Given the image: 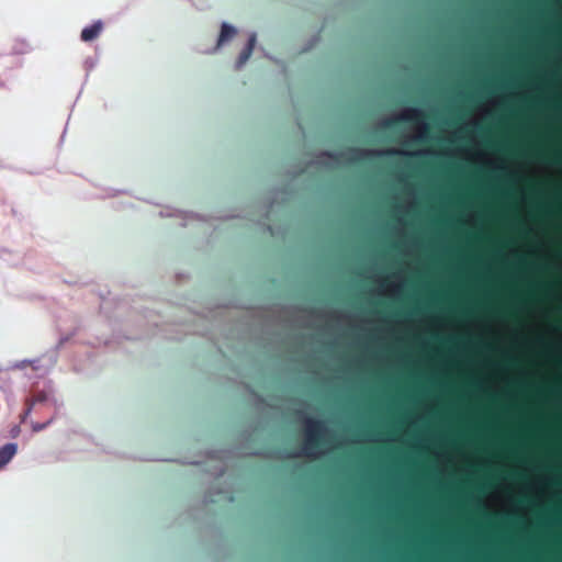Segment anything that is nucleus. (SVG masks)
<instances>
[{
  "label": "nucleus",
  "instance_id": "nucleus-1",
  "mask_svg": "<svg viewBox=\"0 0 562 562\" xmlns=\"http://www.w3.org/2000/svg\"><path fill=\"white\" fill-rule=\"evenodd\" d=\"M435 150L430 148H418V149H404L397 147H389V148H360V147H350L346 150H323L319 151L315 159L314 164L327 167L335 168L341 165V160L345 164H356L358 161L370 159V158H382V157H391V156H402L407 158H425L435 156Z\"/></svg>",
  "mask_w": 562,
  "mask_h": 562
},
{
  "label": "nucleus",
  "instance_id": "nucleus-2",
  "mask_svg": "<svg viewBox=\"0 0 562 562\" xmlns=\"http://www.w3.org/2000/svg\"><path fill=\"white\" fill-rule=\"evenodd\" d=\"M292 402L300 406L295 414L303 424V446L300 450L295 451L292 457L322 458L325 451L321 449L319 446L330 442L334 430L329 427L326 419L313 418L307 415V409L310 408L307 401L295 397Z\"/></svg>",
  "mask_w": 562,
  "mask_h": 562
},
{
  "label": "nucleus",
  "instance_id": "nucleus-3",
  "mask_svg": "<svg viewBox=\"0 0 562 562\" xmlns=\"http://www.w3.org/2000/svg\"><path fill=\"white\" fill-rule=\"evenodd\" d=\"M463 153H465L469 157H473L481 166L487 167L494 173L503 175V176H513L514 171L509 167L506 160L498 158L492 153H488L482 148H480L476 153H473L471 149L463 147L461 148Z\"/></svg>",
  "mask_w": 562,
  "mask_h": 562
},
{
  "label": "nucleus",
  "instance_id": "nucleus-4",
  "mask_svg": "<svg viewBox=\"0 0 562 562\" xmlns=\"http://www.w3.org/2000/svg\"><path fill=\"white\" fill-rule=\"evenodd\" d=\"M389 278L392 280L389 281L386 279L385 292L383 294L389 295L391 299L400 301L404 296V292L408 285V280L404 272L395 271L392 272Z\"/></svg>",
  "mask_w": 562,
  "mask_h": 562
},
{
  "label": "nucleus",
  "instance_id": "nucleus-5",
  "mask_svg": "<svg viewBox=\"0 0 562 562\" xmlns=\"http://www.w3.org/2000/svg\"><path fill=\"white\" fill-rule=\"evenodd\" d=\"M418 196L417 192L415 190H412L411 192V201L405 205H397L396 211L398 212V216L396 218V224L391 226V229L393 233L406 236L408 234L407 232V221L405 217V214L411 212L415 206L417 205Z\"/></svg>",
  "mask_w": 562,
  "mask_h": 562
},
{
  "label": "nucleus",
  "instance_id": "nucleus-6",
  "mask_svg": "<svg viewBox=\"0 0 562 562\" xmlns=\"http://www.w3.org/2000/svg\"><path fill=\"white\" fill-rule=\"evenodd\" d=\"M42 393H50L53 400L56 402V405L48 404V403H41L37 405V414L41 413H49V415H55V418L59 417L63 414L64 404L60 400L56 397V392L54 387L48 384L44 389L36 390L34 394H42Z\"/></svg>",
  "mask_w": 562,
  "mask_h": 562
},
{
  "label": "nucleus",
  "instance_id": "nucleus-7",
  "mask_svg": "<svg viewBox=\"0 0 562 562\" xmlns=\"http://www.w3.org/2000/svg\"><path fill=\"white\" fill-rule=\"evenodd\" d=\"M383 267L380 259L374 256L370 260L366 277L378 284L379 293L385 292L386 278L383 276Z\"/></svg>",
  "mask_w": 562,
  "mask_h": 562
},
{
  "label": "nucleus",
  "instance_id": "nucleus-8",
  "mask_svg": "<svg viewBox=\"0 0 562 562\" xmlns=\"http://www.w3.org/2000/svg\"><path fill=\"white\" fill-rule=\"evenodd\" d=\"M41 403H50L56 405L50 393L33 394L32 397L26 400V407L21 416V423H24L32 412L37 414V405Z\"/></svg>",
  "mask_w": 562,
  "mask_h": 562
},
{
  "label": "nucleus",
  "instance_id": "nucleus-9",
  "mask_svg": "<svg viewBox=\"0 0 562 562\" xmlns=\"http://www.w3.org/2000/svg\"><path fill=\"white\" fill-rule=\"evenodd\" d=\"M398 438L395 435H384L382 432H369L364 431L351 442H369V443H395Z\"/></svg>",
  "mask_w": 562,
  "mask_h": 562
},
{
  "label": "nucleus",
  "instance_id": "nucleus-10",
  "mask_svg": "<svg viewBox=\"0 0 562 562\" xmlns=\"http://www.w3.org/2000/svg\"><path fill=\"white\" fill-rule=\"evenodd\" d=\"M310 316L312 317H330V318H335L337 319L338 322H341V321H352V319H356L359 317V314L357 313H352V312H342V311H338V310H334L331 311L330 313H326L325 311H321V310H317L315 307H310V308H306L305 310Z\"/></svg>",
  "mask_w": 562,
  "mask_h": 562
},
{
  "label": "nucleus",
  "instance_id": "nucleus-11",
  "mask_svg": "<svg viewBox=\"0 0 562 562\" xmlns=\"http://www.w3.org/2000/svg\"><path fill=\"white\" fill-rule=\"evenodd\" d=\"M237 34L235 25L223 21L221 23V31L216 41V45L213 48L206 50L207 54L216 53L223 45L228 43Z\"/></svg>",
  "mask_w": 562,
  "mask_h": 562
},
{
  "label": "nucleus",
  "instance_id": "nucleus-12",
  "mask_svg": "<svg viewBox=\"0 0 562 562\" xmlns=\"http://www.w3.org/2000/svg\"><path fill=\"white\" fill-rule=\"evenodd\" d=\"M256 42H257V33L250 32L248 35L246 45L244 46V48L241 49V52L239 53V55L235 61L234 67L236 70H240L245 66V64L248 61V59L250 58V56L254 52Z\"/></svg>",
  "mask_w": 562,
  "mask_h": 562
},
{
  "label": "nucleus",
  "instance_id": "nucleus-13",
  "mask_svg": "<svg viewBox=\"0 0 562 562\" xmlns=\"http://www.w3.org/2000/svg\"><path fill=\"white\" fill-rule=\"evenodd\" d=\"M397 122H414L416 123L418 120L424 117V111L419 106H404L395 112Z\"/></svg>",
  "mask_w": 562,
  "mask_h": 562
},
{
  "label": "nucleus",
  "instance_id": "nucleus-14",
  "mask_svg": "<svg viewBox=\"0 0 562 562\" xmlns=\"http://www.w3.org/2000/svg\"><path fill=\"white\" fill-rule=\"evenodd\" d=\"M70 338L69 335H65V336H61L59 337L57 344L50 348L49 350H47L45 353H43L41 356L42 358V361L45 362V367L47 369L52 368L55 366V363L57 362V359H58V351L59 349L61 348V346L68 341Z\"/></svg>",
  "mask_w": 562,
  "mask_h": 562
},
{
  "label": "nucleus",
  "instance_id": "nucleus-15",
  "mask_svg": "<svg viewBox=\"0 0 562 562\" xmlns=\"http://www.w3.org/2000/svg\"><path fill=\"white\" fill-rule=\"evenodd\" d=\"M467 128L472 130L473 134H477L482 130V120L477 117L469 119L462 126L452 131L451 135L453 139L461 140L464 138V132Z\"/></svg>",
  "mask_w": 562,
  "mask_h": 562
},
{
  "label": "nucleus",
  "instance_id": "nucleus-16",
  "mask_svg": "<svg viewBox=\"0 0 562 562\" xmlns=\"http://www.w3.org/2000/svg\"><path fill=\"white\" fill-rule=\"evenodd\" d=\"M103 29V21L95 20L92 24L85 26L80 34V40L82 42H92L95 40Z\"/></svg>",
  "mask_w": 562,
  "mask_h": 562
},
{
  "label": "nucleus",
  "instance_id": "nucleus-17",
  "mask_svg": "<svg viewBox=\"0 0 562 562\" xmlns=\"http://www.w3.org/2000/svg\"><path fill=\"white\" fill-rule=\"evenodd\" d=\"M430 125L425 117L415 123V133L411 136L412 142H425L429 138Z\"/></svg>",
  "mask_w": 562,
  "mask_h": 562
},
{
  "label": "nucleus",
  "instance_id": "nucleus-18",
  "mask_svg": "<svg viewBox=\"0 0 562 562\" xmlns=\"http://www.w3.org/2000/svg\"><path fill=\"white\" fill-rule=\"evenodd\" d=\"M19 445L16 442H7L0 448V469L4 468L16 454Z\"/></svg>",
  "mask_w": 562,
  "mask_h": 562
},
{
  "label": "nucleus",
  "instance_id": "nucleus-19",
  "mask_svg": "<svg viewBox=\"0 0 562 562\" xmlns=\"http://www.w3.org/2000/svg\"><path fill=\"white\" fill-rule=\"evenodd\" d=\"M41 362H43L41 357L35 358V359H24V360H21V361H15V362L9 363V368L22 369L26 364H31L34 370H38L40 368L43 367L41 364Z\"/></svg>",
  "mask_w": 562,
  "mask_h": 562
},
{
  "label": "nucleus",
  "instance_id": "nucleus-20",
  "mask_svg": "<svg viewBox=\"0 0 562 562\" xmlns=\"http://www.w3.org/2000/svg\"><path fill=\"white\" fill-rule=\"evenodd\" d=\"M396 121L395 113L383 116L376 122V127L379 130H386L390 128Z\"/></svg>",
  "mask_w": 562,
  "mask_h": 562
},
{
  "label": "nucleus",
  "instance_id": "nucleus-21",
  "mask_svg": "<svg viewBox=\"0 0 562 562\" xmlns=\"http://www.w3.org/2000/svg\"><path fill=\"white\" fill-rule=\"evenodd\" d=\"M56 420L55 415H49V417L43 422H32L31 427L34 432H40L44 429H46L48 426H50Z\"/></svg>",
  "mask_w": 562,
  "mask_h": 562
},
{
  "label": "nucleus",
  "instance_id": "nucleus-22",
  "mask_svg": "<svg viewBox=\"0 0 562 562\" xmlns=\"http://www.w3.org/2000/svg\"><path fill=\"white\" fill-rule=\"evenodd\" d=\"M30 50L29 44L24 41H16L15 44L12 47L11 54L12 55H23Z\"/></svg>",
  "mask_w": 562,
  "mask_h": 562
},
{
  "label": "nucleus",
  "instance_id": "nucleus-23",
  "mask_svg": "<svg viewBox=\"0 0 562 562\" xmlns=\"http://www.w3.org/2000/svg\"><path fill=\"white\" fill-rule=\"evenodd\" d=\"M178 214H171V213H164V212H160V215L161 216H176V215H179V216H182L183 220H191V218H198V220H204L203 216L199 215L198 213H193V212H184V211H177Z\"/></svg>",
  "mask_w": 562,
  "mask_h": 562
},
{
  "label": "nucleus",
  "instance_id": "nucleus-24",
  "mask_svg": "<svg viewBox=\"0 0 562 562\" xmlns=\"http://www.w3.org/2000/svg\"><path fill=\"white\" fill-rule=\"evenodd\" d=\"M99 59L98 57H87L83 61V67L87 71L86 76H85V83L87 82L88 78H89V72L97 66Z\"/></svg>",
  "mask_w": 562,
  "mask_h": 562
},
{
  "label": "nucleus",
  "instance_id": "nucleus-25",
  "mask_svg": "<svg viewBox=\"0 0 562 562\" xmlns=\"http://www.w3.org/2000/svg\"><path fill=\"white\" fill-rule=\"evenodd\" d=\"M416 442H417V446L422 449H429L432 445V441L430 438L422 436V435H418L416 437Z\"/></svg>",
  "mask_w": 562,
  "mask_h": 562
},
{
  "label": "nucleus",
  "instance_id": "nucleus-26",
  "mask_svg": "<svg viewBox=\"0 0 562 562\" xmlns=\"http://www.w3.org/2000/svg\"><path fill=\"white\" fill-rule=\"evenodd\" d=\"M504 104V98L499 94H493L490 100H488V103L487 105L491 106V109L493 110V108H499Z\"/></svg>",
  "mask_w": 562,
  "mask_h": 562
},
{
  "label": "nucleus",
  "instance_id": "nucleus-27",
  "mask_svg": "<svg viewBox=\"0 0 562 562\" xmlns=\"http://www.w3.org/2000/svg\"><path fill=\"white\" fill-rule=\"evenodd\" d=\"M479 113H480V117L479 119L484 120V119H487V117H490L492 115L493 110L487 104H482L479 108Z\"/></svg>",
  "mask_w": 562,
  "mask_h": 562
},
{
  "label": "nucleus",
  "instance_id": "nucleus-28",
  "mask_svg": "<svg viewBox=\"0 0 562 562\" xmlns=\"http://www.w3.org/2000/svg\"><path fill=\"white\" fill-rule=\"evenodd\" d=\"M125 193H127V191L123 190V189L108 188L105 190V193L102 195V198H114L119 194H125Z\"/></svg>",
  "mask_w": 562,
  "mask_h": 562
},
{
  "label": "nucleus",
  "instance_id": "nucleus-29",
  "mask_svg": "<svg viewBox=\"0 0 562 562\" xmlns=\"http://www.w3.org/2000/svg\"><path fill=\"white\" fill-rule=\"evenodd\" d=\"M0 389L4 393H10L11 392V390H12V382H11L10 378L1 379Z\"/></svg>",
  "mask_w": 562,
  "mask_h": 562
},
{
  "label": "nucleus",
  "instance_id": "nucleus-30",
  "mask_svg": "<svg viewBox=\"0 0 562 562\" xmlns=\"http://www.w3.org/2000/svg\"><path fill=\"white\" fill-rule=\"evenodd\" d=\"M21 432V428L19 425H14L11 429H10V437L11 438H16Z\"/></svg>",
  "mask_w": 562,
  "mask_h": 562
},
{
  "label": "nucleus",
  "instance_id": "nucleus-31",
  "mask_svg": "<svg viewBox=\"0 0 562 562\" xmlns=\"http://www.w3.org/2000/svg\"><path fill=\"white\" fill-rule=\"evenodd\" d=\"M395 484H396L397 490L403 491L405 487L404 477L402 475H398L395 480Z\"/></svg>",
  "mask_w": 562,
  "mask_h": 562
},
{
  "label": "nucleus",
  "instance_id": "nucleus-32",
  "mask_svg": "<svg viewBox=\"0 0 562 562\" xmlns=\"http://www.w3.org/2000/svg\"><path fill=\"white\" fill-rule=\"evenodd\" d=\"M427 422V417L425 414H420V415H417L414 420H413V424L414 425H417V424H422V423H426Z\"/></svg>",
  "mask_w": 562,
  "mask_h": 562
},
{
  "label": "nucleus",
  "instance_id": "nucleus-33",
  "mask_svg": "<svg viewBox=\"0 0 562 562\" xmlns=\"http://www.w3.org/2000/svg\"><path fill=\"white\" fill-rule=\"evenodd\" d=\"M441 246H442V251L445 254H447L450 250V245H449V241H448V239L446 237L442 238Z\"/></svg>",
  "mask_w": 562,
  "mask_h": 562
},
{
  "label": "nucleus",
  "instance_id": "nucleus-34",
  "mask_svg": "<svg viewBox=\"0 0 562 562\" xmlns=\"http://www.w3.org/2000/svg\"><path fill=\"white\" fill-rule=\"evenodd\" d=\"M224 473H225V467L218 465L212 474L215 476H222Z\"/></svg>",
  "mask_w": 562,
  "mask_h": 562
},
{
  "label": "nucleus",
  "instance_id": "nucleus-35",
  "mask_svg": "<svg viewBox=\"0 0 562 562\" xmlns=\"http://www.w3.org/2000/svg\"><path fill=\"white\" fill-rule=\"evenodd\" d=\"M360 322L363 326H369L373 323V321L369 317H361Z\"/></svg>",
  "mask_w": 562,
  "mask_h": 562
},
{
  "label": "nucleus",
  "instance_id": "nucleus-36",
  "mask_svg": "<svg viewBox=\"0 0 562 562\" xmlns=\"http://www.w3.org/2000/svg\"><path fill=\"white\" fill-rule=\"evenodd\" d=\"M435 454H436L438 458L442 459V460H447V459H448L447 453H446V452H443V451L436 450V451H435Z\"/></svg>",
  "mask_w": 562,
  "mask_h": 562
},
{
  "label": "nucleus",
  "instance_id": "nucleus-37",
  "mask_svg": "<svg viewBox=\"0 0 562 562\" xmlns=\"http://www.w3.org/2000/svg\"><path fill=\"white\" fill-rule=\"evenodd\" d=\"M411 241H412V245L414 248H417L420 246V240L417 237H412Z\"/></svg>",
  "mask_w": 562,
  "mask_h": 562
},
{
  "label": "nucleus",
  "instance_id": "nucleus-38",
  "mask_svg": "<svg viewBox=\"0 0 562 562\" xmlns=\"http://www.w3.org/2000/svg\"><path fill=\"white\" fill-rule=\"evenodd\" d=\"M389 506L392 507V508H396V507H400V503H397V502H390Z\"/></svg>",
  "mask_w": 562,
  "mask_h": 562
},
{
  "label": "nucleus",
  "instance_id": "nucleus-39",
  "mask_svg": "<svg viewBox=\"0 0 562 562\" xmlns=\"http://www.w3.org/2000/svg\"><path fill=\"white\" fill-rule=\"evenodd\" d=\"M507 502H509L510 504H513L515 506V510H518V506L514 503L513 498L507 497Z\"/></svg>",
  "mask_w": 562,
  "mask_h": 562
},
{
  "label": "nucleus",
  "instance_id": "nucleus-40",
  "mask_svg": "<svg viewBox=\"0 0 562 562\" xmlns=\"http://www.w3.org/2000/svg\"><path fill=\"white\" fill-rule=\"evenodd\" d=\"M11 369H12V368H9V364H8L7 367H2V366L0 364V372H1V371H8V370H11Z\"/></svg>",
  "mask_w": 562,
  "mask_h": 562
},
{
  "label": "nucleus",
  "instance_id": "nucleus-41",
  "mask_svg": "<svg viewBox=\"0 0 562 562\" xmlns=\"http://www.w3.org/2000/svg\"><path fill=\"white\" fill-rule=\"evenodd\" d=\"M204 502H205V503H212V502H213V499H212L210 496L205 495V497H204Z\"/></svg>",
  "mask_w": 562,
  "mask_h": 562
},
{
  "label": "nucleus",
  "instance_id": "nucleus-42",
  "mask_svg": "<svg viewBox=\"0 0 562 562\" xmlns=\"http://www.w3.org/2000/svg\"><path fill=\"white\" fill-rule=\"evenodd\" d=\"M271 206H272V204H270V205L267 207V210H266V212H265V216H268V215H269V212H270Z\"/></svg>",
  "mask_w": 562,
  "mask_h": 562
},
{
  "label": "nucleus",
  "instance_id": "nucleus-43",
  "mask_svg": "<svg viewBox=\"0 0 562 562\" xmlns=\"http://www.w3.org/2000/svg\"><path fill=\"white\" fill-rule=\"evenodd\" d=\"M66 131H67V125L65 126V128H64V131H63V134H61L60 140H63V139H64L65 134H66Z\"/></svg>",
  "mask_w": 562,
  "mask_h": 562
},
{
  "label": "nucleus",
  "instance_id": "nucleus-44",
  "mask_svg": "<svg viewBox=\"0 0 562 562\" xmlns=\"http://www.w3.org/2000/svg\"><path fill=\"white\" fill-rule=\"evenodd\" d=\"M535 487H536L537 490H541V488H542V484H541V483H537V484L535 485Z\"/></svg>",
  "mask_w": 562,
  "mask_h": 562
},
{
  "label": "nucleus",
  "instance_id": "nucleus-45",
  "mask_svg": "<svg viewBox=\"0 0 562 562\" xmlns=\"http://www.w3.org/2000/svg\"><path fill=\"white\" fill-rule=\"evenodd\" d=\"M423 344L428 347L429 346V341L427 339H423Z\"/></svg>",
  "mask_w": 562,
  "mask_h": 562
},
{
  "label": "nucleus",
  "instance_id": "nucleus-46",
  "mask_svg": "<svg viewBox=\"0 0 562 562\" xmlns=\"http://www.w3.org/2000/svg\"><path fill=\"white\" fill-rule=\"evenodd\" d=\"M473 139L476 140V144H480V140H477L476 134L473 135Z\"/></svg>",
  "mask_w": 562,
  "mask_h": 562
},
{
  "label": "nucleus",
  "instance_id": "nucleus-47",
  "mask_svg": "<svg viewBox=\"0 0 562 562\" xmlns=\"http://www.w3.org/2000/svg\"><path fill=\"white\" fill-rule=\"evenodd\" d=\"M494 496H495L496 498H499V497H501V494H499V493H495V494H494Z\"/></svg>",
  "mask_w": 562,
  "mask_h": 562
},
{
  "label": "nucleus",
  "instance_id": "nucleus-48",
  "mask_svg": "<svg viewBox=\"0 0 562 562\" xmlns=\"http://www.w3.org/2000/svg\"><path fill=\"white\" fill-rule=\"evenodd\" d=\"M267 229H268L269 232H272V228H271V226H269V225L267 226Z\"/></svg>",
  "mask_w": 562,
  "mask_h": 562
}]
</instances>
